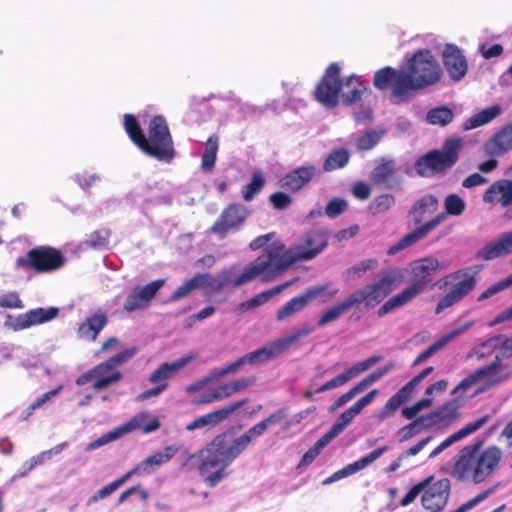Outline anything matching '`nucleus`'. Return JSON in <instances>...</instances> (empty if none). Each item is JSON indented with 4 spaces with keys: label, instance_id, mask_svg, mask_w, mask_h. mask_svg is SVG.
<instances>
[{
    "label": "nucleus",
    "instance_id": "1",
    "mask_svg": "<svg viewBox=\"0 0 512 512\" xmlns=\"http://www.w3.org/2000/svg\"><path fill=\"white\" fill-rule=\"evenodd\" d=\"M328 245V233L323 229L304 233L294 249L285 250V245L276 241L267 247L264 254L259 255L247 265L240 275L232 280L234 287L246 284L259 276L262 281L269 282L287 271L293 264L310 261L317 257Z\"/></svg>",
    "mask_w": 512,
    "mask_h": 512
},
{
    "label": "nucleus",
    "instance_id": "2",
    "mask_svg": "<svg viewBox=\"0 0 512 512\" xmlns=\"http://www.w3.org/2000/svg\"><path fill=\"white\" fill-rule=\"evenodd\" d=\"M251 440L245 433L233 439L230 430L216 435L197 454L190 455L188 461L199 459L198 471L205 484L216 486L226 476L227 467L248 447Z\"/></svg>",
    "mask_w": 512,
    "mask_h": 512
},
{
    "label": "nucleus",
    "instance_id": "3",
    "mask_svg": "<svg viewBox=\"0 0 512 512\" xmlns=\"http://www.w3.org/2000/svg\"><path fill=\"white\" fill-rule=\"evenodd\" d=\"M483 440L477 439L464 446L455 458L450 475L459 482L481 484L499 466L503 452L500 447L490 445L481 450Z\"/></svg>",
    "mask_w": 512,
    "mask_h": 512
},
{
    "label": "nucleus",
    "instance_id": "4",
    "mask_svg": "<svg viewBox=\"0 0 512 512\" xmlns=\"http://www.w3.org/2000/svg\"><path fill=\"white\" fill-rule=\"evenodd\" d=\"M440 263L435 257L429 256L416 260L411 265L410 285L396 295L390 297L377 310L379 318L389 314L394 309L400 308L427 289L435 274L439 270Z\"/></svg>",
    "mask_w": 512,
    "mask_h": 512
},
{
    "label": "nucleus",
    "instance_id": "5",
    "mask_svg": "<svg viewBox=\"0 0 512 512\" xmlns=\"http://www.w3.org/2000/svg\"><path fill=\"white\" fill-rule=\"evenodd\" d=\"M407 71L401 75L398 91H418L438 83L443 70L429 49L418 50L407 64Z\"/></svg>",
    "mask_w": 512,
    "mask_h": 512
},
{
    "label": "nucleus",
    "instance_id": "6",
    "mask_svg": "<svg viewBox=\"0 0 512 512\" xmlns=\"http://www.w3.org/2000/svg\"><path fill=\"white\" fill-rule=\"evenodd\" d=\"M401 269L384 272L377 280L354 290L347 297L352 307L363 305L366 310L377 307L382 301L404 282Z\"/></svg>",
    "mask_w": 512,
    "mask_h": 512
},
{
    "label": "nucleus",
    "instance_id": "7",
    "mask_svg": "<svg viewBox=\"0 0 512 512\" xmlns=\"http://www.w3.org/2000/svg\"><path fill=\"white\" fill-rule=\"evenodd\" d=\"M147 133L139 149L157 161L171 163L176 156V150L166 118L163 115H154L148 123Z\"/></svg>",
    "mask_w": 512,
    "mask_h": 512
},
{
    "label": "nucleus",
    "instance_id": "8",
    "mask_svg": "<svg viewBox=\"0 0 512 512\" xmlns=\"http://www.w3.org/2000/svg\"><path fill=\"white\" fill-rule=\"evenodd\" d=\"M465 201L455 193H451L446 196L444 200L445 211L437 214L430 220L417 226L415 229L405 234L397 243L390 246L387 254L395 255L398 252L412 246L420 240L427 237L432 231H434L444 220L447 215L459 216L465 210Z\"/></svg>",
    "mask_w": 512,
    "mask_h": 512
},
{
    "label": "nucleus",
    "instance_id": "9",
    "mask_svg": "<svg viewBox=\"0 0 512 512\" xmlns=\"http://www.w3.org/2000/svg\"><path fill=\"white\" fill-rule=\"evenodd\" d=\"M463 141L459 137L447 138L441 150H430L415 162L416 173L421 177L442 174L452 168L459 160V151Z\"/></svg>",
    "mask_w": 512,
    "mask_h": 512
},
{
    "label": "nucleus",
    "instance_id": "10",
    "mask_svg": "<svg viewBox=\"0 0 512 512\" xmlns=\"http://www.w3.org/2000/svg\"><path fill=\"white\" fill-rule=\"evenodd\" d=\"M65 264L63 253L51 246H37L30 249L24 257L16 260L17 268H29L36 273L56 271Z\"/></svg>",
    "mask_w": 512,
    "mask_h": 512
},
{
    "label": "nucleus",
    "instance_id": "11",
    "mask_svg": "<svg viewBox=\"0 0 512 512\" xmlns=\"http://www.w3.org/2000/svg\"><path fill=\"white\" fill-rule=\"evenodd\" d=\"M137 351V347L125 349L94 366L93 372H95L96 380L94 381L92 388L99 391L119 382L123 378V375L117 370V367L131 359Z\"/></svg>",
    "mask_w": 512,
    "mask_h": 512
},
{
    "label": "nucleus",
    "instance_id": "12",
    "mask_svg": "<svg viewBox=\"0 0 512 512\" xmlns=\"http://www.w3.org/2000/svg\"><path fill=\"white\" fill-rule=\"evenodd\" d=\"M340 73L341 69L338 63L329 64L315 87V99L326 108H334L339 103V96L343 87Z\"/></svg>",
    "mask_w": 512,
    "mask_h": 512
},
{
    "label": "nucleus",
    "instance_id": "13",
    "mask_svg": "<svg viewBox=\"0 0 512 512\" xmlns=\"http://www.w3.org/2000/svg\"><path fill=\"white\" fill-rule=\"evenodd\" d=\"M249 216V210L242 204L227 205L213 223L210 230L220 239H224L229 232L240 229Z\"/></svg>",
    "mask_w": 512,
    "mask_h": 512
},
{
    "label": "nucleus",
    "instance_id": "14",
    "mask_svg": "<svg viewBox=\"0 0 512 512\" xmlns=\"http://www.w3.org/2000/svg\"><path fill=\"white\" fill-rule=\"evenodd\" d=\"M451 492V483L447 478L433 480L425 488L421 497L424 509L431 512H441L447 505Z\"/></svg>",
    "mask_w": 512,
    "mask_h": 512
},
{
    "label": "nucleus",
    "instance_id": "15",
    "mask_svg": "<svg viewBox=\"0 0 512 512\" xmlns=\"http://www.w3.org/2000/svg\"><path fill=\"white\" fill-rule=\"evenodd\" d=\"M434 368L432 366L426 367L419 374L415 375L409 382H407L401 389H399L393 396H391L385 405L382 407L377 415L379 420L391 416L403 403H405L414 388L425 379Z\"/></svg>",
    "mask_w": 512,
    "mask_h": 512
},
{
    "label": "nucleus",
    "instance_id": "16",
    "mask_svg": "<svg viewBox=\"0 0 512 512\" xmlns=\"http://www.w3.org/2000/svg\"><path fill=\"white\" fill-rule=\"evenodd\" d=\"M373 184L385 188L393 189L402 182L400 170L396 165V161L392 158L382 157L370 175Z\"/></svg>",
    "mask_w": 512,
    "mask_h": 512
},
{
    "label": "nucleus",
    "instance_id": "17",
    "mask_svg": "<svg viewBox=\"0 0 512 512\" xmlns=\"http://www.w3.org/2000/svg\"><path fill=\"white\" fill-rule=\"evenodd\" d=\"M59 314V309L57 307H49V308H35L27 311L26 313L19 314L16 317L8 316V319L11 321L6 324L14 331H20L27 328H30L34 325L43 324L48 322L54 318H56Z\"/></svg>",
    "mask_w": 512,
    "mask_h": 512
},
{
    "label": "nucleus",
    "instance_id": "18",
    "mask_svg": "<svg viewBox=\"0 0 512 512\" xmlns=\"http://www.w3.org/2000/svg\"><path fill=\"white\" fill-rule=\"evenodd\" d=\"M164 284V279H157L144 286L135 287L132 292L127 295L123 309L126 312H133L145 308Z\"/></svg>",
    "mask_w": 512,
    "mask_h": 512
},
{
    "label": "nucleus",
    "instance_id": "19",
    "mask_svg": "<svg viewBox=\"0 0 512 512\" xmlns=\"http://www.w3.org/2000/svg\"><path fill=\"white\" fill-rule=\"evenodd\" d=\"M442 61L451 80L459 82L467 74L466 57L455 44H446L442 53Z\"/></svg>",
    "mask_w": 512,
    "mask_h": 512
},
{
    "label": "nucleus",
    "instance_id": "20",
    "mask_svg": "<svg viewBox=\"0 0 512 512\" xmlns=\"http://www.w3.org/2000/svg\"><path fill=\"white\" fill-rule=\"evenodd\" d=\"M464 279L455 283L450 290L439 300L436 307V314L460 302L476 286V278L473 275L464 274Z\"/></svg>",
    "mask_w": 512,
    "mask_h": 512
},
{
    "label": "nucleus",
    "instance_id": "21",
    "mask_svg": "<svg viewBox=\"0 0 512 512\" xmlns=\"http://www.w3.org/2000/svg\"><path fill=\"white\" fill-rule=\"evenodd\" d=\"M512 253V231L502 233L495 241H490L479 249L475 258L490 261Z\"/></svg>",
    "mask_w": 512,
    "mask_h": 512
},
{
    "label": "nucleus",
    "instance_id": "22",
    "mask_svg": "<svg viewBox=\"0 0 512 512\" xmlns=\"http://www.w3.org/2000/svg\"><path fill=\"white\" fill-rule=\"evenodd\" d=\"M246 403H248V399H242L240 401L231 403L230 405L225 406L216 411L204 414V415L194 419L192 422L188 423L186 425V430L193 431L196 429L203 428L207 425H216V424L224 421L226 418H228L229 415H231L233 412L238 410L240 407H242Z\"/></svg>",
    "mask_w": 512,
    "mask_h": 512
},
{
    "label": "nucleus",
    "instance_id": "23",
    "mask_svg": "<svg viewBox=\"0 0 512 512\" xmlns=\"http://www.w3.org/2000/svg\"><path fill=\"white\" fill-rule=\"evenodd\" d=\"M314 165L300 166L287 173L280 179V186L291 192H297L305 187L316 175Z\"/></svg>",
    "mask_w": 512,
    "mask_h": 512
},
{
    "label": "nucleus",
    "instance_id": "24",
    "mask_svg": "<svg viewBox=\"0 0 512 512\" xmlns=\"http://www.w3.org/2000/svg\"><path fill=\"white\" fill-rule=\"evenodd\" d=\"M402 74H404L403 70H396L390 66H386L375 72L373 85L379 90L392 88V94L397 98L403 99L407 96V91H398Z\"/></svg>",
    "mask_w": 512,
    "mask_h": 512
},
{
    "label": "nucleus",
    "instance_id": "25",
    "mask_svg": "<svg viewBox=\"0 0 512 512\" xmlns=\"http://www.w3.org/2000/svg\"><path fill=\"white\" fill-rule=\"evenodd\" d=\"M512 150V123L503 126L485 144V154L490 157L500 156Z\"/></svg>",
    "mask_w": 512,
    "mask_h": 512
},
{
    "label": "nucleus",
    "instance_id": "26",
    "mask_svg": "<svg viewBox=\"0 0 512 512\" xmlns=\"http://www.w3.org/2000/svg\"><path fill=\"white\" fill-rule=\"evenodd\" d=\"M490 419V415L485 414L478 419L474 420L466 424L464 427L459 429L457 432L453 433L449 437H447L444 441H442L429 455V458H434L439 455L446 448L454 444L455 442L463 439L464 437L476 432L482 426H484Z\"/></svg>",
    "mask_w": 512,
    "mask_h": 512
},
{
    "label": "nucleus",
    "instance_id": "27",
    "mask_svg": "<svg viewBox=\"0 0 512 512\" xmlns=\"http://www.w3.org/2000/svg\"><path fill=\"white\" fill-rule=\"evenodd\" d=\"M320 290L314 289H306L304 293L301 295L295 296L289 301H287L278 311L276 318L278 321H282L298 312L303 310L306 306H308L312 301L315 300V297L318 295Z\"/></svg>",
    "mask_w": 512,
    "mask_h": 512
},
{
    "label": "nucleus",
    "instance_id": "28",
    "mask_svg": "<svg viewBox=\"0 0 512 512\" xmlns=\"http://www.w3.org/2000/svg\"><path fill=\"white\" fill-rule=\"evenodd\" d=\"M378 393L379 391L377 389H373L365 396L361 397L350 408L342 412L332 426L339 433L343 432L344 429L353 421V419L361 413L364 407L373 402Z\"/></svg>",
    "mask_w": 512,
    "mask_h": 512
},
{
    "label": "nucleus",
    "instance_id": "29",
    "mask_svg": "<svg viewBox=\"0 0 512 512\" xmlns=\"http://www.w3.org/2000/svg\"><path fill=\"white\" fill-rule=\"evenodd\" d=\"M485 203L499 202L502 207L512 204V180L500 179L495 181L484 193Z\"/></svg>",
    "mask_w": 512,
    "mask_h": 512
},
{
    "label": "nucleus",
    "instance_id": "30",
    "mask_svg": "<svg viewBox=\"0 0 512 512\" xmlns=\"http://www.w3.org/2000/svg\"><path fill=\"white\" fill-rule=\"evenodd\" d=\"M345 91L342 94V102L346 106H351L360 101L363 95L370 92L368 83L360 76L351 75L343 82Z\"/></svg>",
    "mask_w": 512,
    "mask_h": 512
},
{
    "label": "nucleus",
    "instance_id": "31",
    "mask_svg": "<svg viewBox=\"0 0 512 512\" xmlns=\"http://www.w3.org/2000/svg\"><path fill=\"white\" fill-rule=\"evenodd\" d=\"M438 207V198L433 194H426L413 203L408 215L412 218L413 223L418 225L427 215L435 213Z\"/></svg>",
    "mask_w": 512,
    "mask_h": 512
},
{
    "label": "nucleus",
    "instance_id": "32",
    "mask_svg": "<svg viewBox=\"0 0 512 512\" xmlns=\"http://www.w3.org/2000/svg\"><path fill=\"white\" fill-rule=\"evenodd\" d=\"M108 317L104 312H96L87 317L78 327L80 338L95 341L101 330L107 325Z\"/></svg>",
    "mask_w": 512,
    "mask_h": 512
},
{
    "label": "nucleus",
    "instance_id": "33",
    "mask_svg": "<svg viewBox=\"0 0 512 512\" xmlns=\"http://www.w3.org/2000/svg\"><path fill=\"white\" fill-rule=\"evenodd\" d=\"M502 365L501 358L496 356L494 361L488 365L482 366L475 370L473 373L465 377L460 381V383L454 388L452 394H456L459 391H466L473 385H475L481 379H484L490 375H492L495 371H497Z\"/></svg>",
    "mask_w": 512,
    "mask_h": 512
},
{
    "label": "nucleus",
    "instance_id": "34",
    "mask_svg": "<svg viewBox=\"0 0 512 512\" xmlns=\"http://www.w3.org/2000/svg\"><path fill=\"white\" fill-rule=\"evenodd\" d=\"M455 408L450 404H444L439 409L427 414L420 416L414 420L418 423L419 430L422 432L425 429H429L435 425H439L444 421L450 420L454 417Z\"/></svg>",
    "mask_w": 512,
    "mask_h": 512
},
{
    "label": "nucleus",
    "instance_id": "35",
    "mask_svg": "<svg viewBox=\"0 0 512 512\" xmlns=\"http://www.w3.org/2000/svg\"><path fill=\"white\" fill-rule=\"evenodd\" d=\"M195 357L185 356L175 360L172 363L165 362L161 364L149 377V381L153 384L166 383V380L173 374L178 372L181 368L191 362Z\"/></svg>",
    "mask_w": 512,
    "mask_h": 512
},
{
    "label": "nucleus",
    "instance_id": "36",
    "mask_svg": "<svg viewBox=\"0 0 512 512\" xmlns=\"http://www.w3.org/2000/svg\"><path fill=\"white\" fill-rule=\"evenodd\" d=\"M142 418H143V416H134L131 420H129L127 423H125L121 427H118L112 431H109V432L105 433L104 435H102L101 437H99L98 439L92 441L88 445V449L92 450V449L99 448L103 445L110 443L111 441L116 440L117 438L122 436L124 433H128L132 430L138 429L140 427Z\"/></svg>",
    "mask_w": 512,
    "mask_h": 512
},
{
    "label": "nucleus",
    "instance_id": "37",
    "mask_svg": "<svg viewBox=\"0 0 512 512\" xmlns=\"http://www.w3.org/2000/svg\"><path fill=\"white\" fill-rule=\"evenodd\" d=\"M142 418H143V416H134L131 420H129L127 423H125L121 427H118L112 431H109V432L105 433L104 435H102L101 437H99L98 439L92 441L88 445V449L92 450V449L99 448L103 445L110 443L111 441L116 440L117 438L122 436L124 433H128L132 430L138 429L140 427Z\"/></svg>",
    "mask_w": 512,
    "mask_h": 512
},
{
    "label": "nucleus",
    "instance_id": "38",
    "mask_svg": "<svg viewBox=\"0 0 512 512\" xmlns=\"http://www.w3.org/2000/svg\"><path fill=\"white\" fill-rule=\"evenodd\" d=\"M142 418H143V416H134L131 420H129L127 423H125L121 427H118L112 431H109V432L105 433L104 435H102L101 437H99L98 439L92 441L88 445V449L92 450V449L99 448L103 445L110 443L111 441L116 440L117 438L122 436L124 433H128L132 430L138 429L140 427Z\"/></svg>",
    "mask_w": 512,
    "mask_h": 512
},
{
    "label": "nucleus",
    "instance_id": "39",
    "mask_svg": "<svg viewBox=\"0 0 512 512\" xmlns=\"http://www.w3.org/2000/svg\"><path fill=\"white\" fill-rule=\"evenodd\" d=\"M387 450H388L387 446H382V447L370 452L369 454L360 458L359 460L336 471L335 472L336 476L339 479H342V478L348 477L352 474H355L356 472L364 469L365 467H367L368 465L373 463L375 460H377L379 457H381L383 455V453L386 452Z\"/></svg>",
    "mask_w": 512,
    "mask_h": 512
},
{
    "label": "nucleus",
    "instance_id": "40",
    "mask_svg": "<svg viewBox=\"0 0 512 512\" xmlns=\"http://www.w3.org/2000/svg\"><path fill=\"white\" fill-rule=\"evenodd\" d=\"M283 353L284 352L278 340H275L270 342L268 345L249 352L245 355L249 365H257L274 359Z\"/></svg>",
    "mask_w": 512,
    "mask_h": 512
},
{
    "label": "nucleus",
    "instance_id": "41",
    "mask_svg": "<svg viewBox=\"0 0 512 512\" xmlns=\"http://www.w3.org/2000/svg\"><path fill=\"white\" fill-rule=\"evenodd\" d=\"M178 450V446L169 445L166 446L163 451L156 452L153 455L148 456L143 461H141V463H139L142 472L144 474H148L153 467H158L169 462L175 456Z\"/></svg>",
    "mask_w": 512,
    "mask_h": 512
},
{
    "label": "nucleus",
    "instance_id": "42",
    "mask_svg": "<svg viewBox=\"0 0 512 512\" xmlns=\"http://www.w3.org/2000/svg\"><path fill=\"white\" fill-rule=\"evenodd\" d=\"M255 383V378H240L235 379L230 382L221 384L215 388L213 391L215 393L217 401H221L225 398H228L237 392L244 390Z\"/></svg>",
    "mask_w": 512,
    "mask_h": 512
},
{
    "label": "nucleus",
    "instance_id": "43",
    "mask_svg": "<svg viewBox=\"0 0 512 512\" xmlns=\"http://www.w3.org/2000/svg\"><path fill=\"white\" fill-rule=\"evenodd\" d=\"M501 113V107L499 105H493L488 108L481 110L468 118L464 123V130H471L480 127L484 124L491 122Z\"/></svg>",
    "mask_w": 512,
    "mask_h": 512
},
{
    "label": "nucleus",
    "instance_id": "44",
    "mask_svg": "<svg viewBox=\"0 0 512 512\" xmlns=\"http://www.w3.org/2000/svg\"><path fill=\"white\" fill-rule=\"evenodd\" d=\"M287 416L285 408L278 409L274 413L270 414L266 419L255 424L253 427L246 431L249 439L252 441L253 438L259 437L265 433L269 426L278 424Z\"/></svg>",
    "mask_w": 512,
    "mask_h": 512
},
{
    "label": "nucleus",
    "instance_id": "45",
    "mask_svg": "<svg viewBox=\"0 0 512 512\" xmlns=\"http://www.w3.org/2000/svg\"><path fill=\"white\" fill-rule=\"evenodd\" d=\"M218 148V137L216 135H211L206 141L205 150L201 158V169L204 172H212V170L214 169Z\"/></svg>",
    "mask_w": 512,
    "mask_h": 512
},
{
    "label": "nucleus",
    "instance_id": "46",
    "mask_svg": "<svg viewBox=\"0 0 512 512\" xmlns=\"http://www.w3.org/2000/svg\"><path fill=\"white\" fill-rule=\"evenodd\" d=\"M350 160V153L346 148H338L328 154L323 162V170L331 172L344 168Z\"/></svg>",
    "mask_w": 512,
    "mask_h": 512
},
{
    "label": "nucleus",
    "instance_id": "47",
    "mask_svg": "<svg viewBox=\"0 0 512 512\" xmlns=\"http://www.w3.org/2000/svg\"><path fill=\"white\" fill-rule=\"evenodd\" d=\"M352 308L353 307H352L348 297H346L338 304L332 306L331 308H329L325 312H323V314L321 315V317L319 318V320L317 322V325L319 327L326 326L327 324L336 321L341 315L347 313Z\"/></svg>",
    "mask_w": 512,
    "mask_h": 512
},
{
    "label": "nucleus",
    "instance_id": "48",
    "mask_svg": "<svg viewBox=\"0 0 512 512\" xmlns=\"http://www.w3.org/2000/svg\"><path fill=\"white\" fill-rule=\"evenodd\" d=\"M124 129L130 140L139 148L145 133L134 115L128 113L124 115Z\"/></svg>",
    "mask_w": 512,
    "mask_h": 512
},
{
    "label": "nucleus",
    "instance_id": "49",
    "mask_svg": "<svg viewBox=\"0 0 512 512\" xmlns=\"http://www.w3.org/2000/svg\"><path fill=\"white\" fill-rule=\"evenodd\" d=\"M454 118L453 111L447 106H440L430 109L427 112L426 120L431 125L446 126Z\"/></svg>",
    "mask_w": 512,
    "mask_h": 512
},
{
    "label": "nucleus",
    "instance_id": "50",
    "mask_svg": "<svg viewBox=\"0 0 512 512\" xmlns=\"http://www.w3.org/2000/svg\"><path fill=\"white\" fill-rule=\"evenodd\" d=\"M206 275H194L192 278L187 280L184 284L180 285L170 296V301H177L195 289L203 287L204 279Z\"/></svg>",
    "mask_w": 512,
    "mask_h": 512
},
{
    "label": "nucleus",
    "instance_id": "51",
    "mask_svg": "<svg viewBox=\"0 0 512 512\" xmlns=\"http://www.w3.org/2000/svg\"><path fill=\"white\" fill-rule=\"evenodd\" d=\"M265 185V178L261 171H255L252 175V180L246 184L242 189V198L245 201H251L259 194Z\"/></svg>",
    "mask_w": 512,
    "mask_h": 512
},
{
    "label": "nucleus",
    "instance_id": "52",
    "mask_svg": "<svg viewBox=\"0 0 512 512\" xmlns=\"http://www.w3.org/2000/svg\"><path fill=\"white\" fill-rule=\"evenodd\" d=\"M395 367L394 362H389L386 365H383L377 368L372 373L368 374L365 378H363L360 382L356 384L357 388L360 392L364 391L369 385L377 382L381 379L385 374L391 371Z\"/></svg>",
    "mask_w": 512,
    "mask_h": 512
},
{
    "label": "nucleus",
    "instance_id": "53",
    "mask_svg": "<svg viewBox=\"0 0 512 512\" xmlns=\"http://www.w3.org/2000/svg\"><path fill=\"white\" fill-rule=\"evenodd\" d=\"M353 378H355V376H354L351 368H348L341 374L335 376L331 380L325 382L320 387H318L316 389V393H322V392L343 386L344 384H346L348 381L352 380Z\"/></svg>",
    "mask_w": 512,
    "mask_h": 512
},
{
    "label": "nucleus",
    "instance_id": "54",
    "mask_svg": "<svg viewBox=\"0 0 512 512\" xmlns=\"http://www.w3.org/2000/svg\"><path fill=\"white\" fill-rule=\"evenodd\" d=\"M434 479L433 476L426 477L421 480L417 484H415L406 495L400 500V505L405 507L410 505L415 501V499L425 490V488L430 484V482Z\"/></svg>",
    "mask_w": 512,
    "mask_h": 512
},
{
    "label": "nucleus",
    "instance_id": "55",
    "mask_svg": "<svg viewBox=\"0 0 512 512\" xmlns=\"http://www.w3.org/2000/svg\"><path fill=\"white\" fill-rule=\"evenodd\" d=\"M110 234L111 232L109 229L95 230L88 236L86 245L91 248H104L109 243Z\"/></svg>",
    "mask_w": 512,
    "mask_h": 512
},
{
    "label": "nucleus",
    "instance_id": "56",
    "mask_svg": "<svg viewBox=\"0 0 512 512\" xmlns=\"http://www.w3.org/2000/svg\"><path fill=\"white\" fill-rule=\"evenodd\" d=\"M377 265L375 259H366L356 263L346 270V275L349 279L360 278L367 271L373 269Z\"/></svg>",
    "mask_w": 512,
    "mask_h": 512
},
{
    "label": "nucleus",
    "instance_id": "57",
    "mask_svg": "<svg viewBox=\"0 0 512 512\" xmlns=\"http://www.w3.org/2000/svg\"><path fill=\"white\" fill-rule=\"evenodd\" d=\"M313 329L310 326H303L300 329L295 330L290 335L277 339L283 352L288 350L292 344H294L296 341H298L301 337L309 335Z\"/></svg>",
    "mask_w": 512,
    "mask_h": 512
},
{
    "label": "nucleus",
    "instance_id": "58",
    "mask_svg": "<svg viewBox=\"0 0 512 512\" xmlns=\"http://www.w3.org/2000/svg\"><path fill=\"white\" fill-rule=\"evenodd\" d=\"M381 139V135L376 131L370 130L358 137L356 145L361 151H367L374 148Z\"/></svg>",
    "mask_w": 512,
    "mask_h": 512
},
{
    "label": "nucleus",
    "instance_id": "59",
    "mask_svg": "<svg viewBox=\"0 0 512 512\" xmlns=\"http://www.w3.org/2000/svg\"><path fill=\"white\" fill-rule=\"evenodd\" d=\"M395 204V198L391 194H381L377 196L370 204L373 213H383L389 210Z\"/></svg>",
    "mask_w": 512,
    "mask_h": 512
},
{
    "label": "nucleus",
    "instance_id": "60",
    "mask_svg": "<svg viewBox=\"0 0 512 512\" xmlns=\"http://www.w3.org/2000/svg\"><path fill=\"white\" fill-rule=\"evenodd\" d=\"M314 288L320 290L318 292V295L315 297V300L320 299L322 303L329 302L339 293V289L336 287H333L332 282H330V281L325 282L323 284L311 286L308 289H314Z\"/></svg>",
    "mask_w": 512,
    "mask_h": 512
},
{
    "label": "nucleus",
    "instance_id": "61",
    "mask_svg": "<svg viewBox=\"0 0 512 512\" xmlns=\"http://www.w3.org/2000/svg\"><path fill=\"white\" fill-rule=\"evenodd\" d=\"M61 449H62V445H58L49 451L42 452L39 455H36V456L32 457L31 459L25 461L23 464L24 471L25 472L32 471L36 466L42 464L45 461V459L49 458V456L52 453L57 454L61 451Z\"/></svg>",
    "mask_w": 512,
    "mask_h": 512
},
{
    "label": "nucleus",
    "instance_id": "62",
    "mask_svg": "<svg viewBox=\"0 0 512 512\" xmlns=\"http://www.w3.org/2000/svg\"><path fill=\"white\" fill-rule=\"evenodd\" d=\"M0 307L10 309H22L24 303L20 299L19 294L15 291L7 292L0 296Z\"/></svg>",
    "mask_w": 512,
    "mask_h": 512
},
{
    "label": "nucleus",
    "instance_id": "63",
    "mask_svg": "<svg viewBox=\"0 0 512 512\" xmlns=\"http://www.w3.org/2000/svg\"><path fill=\"white\" fill-rule=\"evenodd\" d=\"M269 200H270L273 208L276 210L286 209L293 202L292 197L289 194H287L285 192H281V191L272 193L269 196Z\"/></svg>",
    "mask_w": 512,
    "mask_h": 512
},
{
    "label": "nucleus",
    "instance_id": "64",
    "mask_svg": "<svg viewBox=\"0 0 512 512\" xmlns=\"http://www.w3.org/2000/svg\"><path fill=\"white\" fill-rule=\"evenodd\" d=\"M347 208L346 200L342 198H334L328 202L325 207V213L330 218H336Z\"/></svg>",
    "mask_w": 512,
    "mask_h": 512
}]
</instances>
